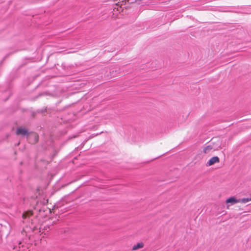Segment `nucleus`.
Here are the masks:
<instances>
[{
  "instance_id": "7",
  "label": "nucleus",
  "mask_w": 251,
  "mask_h": 251,
  "mask_svg": "<svg viewBox=\"0 0 251 251\" xmlns=\"http://www.w3.org/2000/svg\"><path fill=\"white\" fill-rule=\"evenodd\" d=\"M144 244L143 242H140L137 243L133 246L132 250L133 251H136L140 249H142L144 247Z\"/></svg>"
},
{
  "instance_id": "9",
  "label": "nucleus",
  "mask_w": 251,
  "mask_h": 251,
  "mask_svg": "<svg viewBox=\"0 0 251 251\" xmlns=\"http://www.w3.org/2000/svg\"><path fill=\"white\" fill-rule=\"evenodd\" d=\"M239 203H246L251 201V198H243L238 199Z\"/></svg>"
},
{
  "instance_id": "8",
  "label": "nucleus",
  "mask_w": 251,
  "mask_h": 251,
  "mask_svg": "<svg viewBox=\"0 0 251 251\" xmlns=\"http://www.w3.org/2000/svg\"><path fill=\"white\" fill-rule=\"evenodd\" d=\"M32 215H33V213H32V211H28L23 214L22 218H23V219H26V218L30 217Z\"/></svg>"
},
{
  "instance_id": "2",
  "label": "nucleus",
  "mask_w": 251,
  "mask_h": 251,
  "mask_svg": "<svg viewBox=\"0 0 251 251\" xmlns=\"http://www.w3.org/2000/svg\"><path fill=\"white\" fill-rule=\"evenodd\" d=\"M27 138L29 142L31 144H35L38 141L39 136L36 133H30L27 135Z\"/></svg>"
},
{
  "instance_id": "1",
  "label": "nucleus",
  "mask_w": 251,
  "mask_h": 251,
  "mask_svg": "<svg viewBox=\"0 0 251 251\" xmlns=\"http://www.w3.org/2000/svg\"><path fill=\"white\" fill-rule=\"evenodd\" d=\"M219 150V147L215 146L214 144H210L202 147V152L206 154H210L212 152Z\"/></svg>"
},
{
  "instance_id": "3",
  "label": "nucleus",
  "mask_w": 251,
  "mask_h": 251,
  "mask_svg": "<svg viewBox=\"0 0 251 251\" xmlns=\"http://www.w3.org/2000/svg\"><path fill=\"white\" fill-rule=\"evenodd\" d=\"M16 134L17 135H26V136L27 137L28 132L27 129L26 128L20 127L17 128V131L16 132Z\"/></svg>"
},
{
  "instance_id": "10",
  "label": "nucleus",
  "mask_w": 251,
  "mask_h": 251,
  "mask_svg": "<svg viewBox=\"0 0 251 251\" xmlns=\"http://www.w3.org/2000/svg\"><path fill=\"white\" fill-rule=\"evenodd\" d=\"M32 231L33 232H35V233H38V232H40L39 226H33L32 228Z\"/></svg>"
},
{
  "instance_id": "6",
  "label": "nucleus",
  "mask_w": 251,
  "mask_h": 251,
  "mask_svg": "<svg viewBox=\"0 0 251 251\" xmlns=\"http://www.w3.org/2000/svg\"><path fill=\"white\" fill-rule=\"evenodd\" d=\"M43 212H45L46 213L45 216H47V214L51 213V210H50V209H49L48 207H44L43 209L40 210H39V214L40 215L41 217L44 216V215H42Z\"/></svg>"
},
{
  "instance_id": "5",
  "label": "nucleus",
  "mask_w": 251,
  "mask_h": 251,
  "mask_svg": "<svg viewBox=\"0 0 251 251\" xmlns=\"http://www.w3.org/2000/svg\"><path fill=\"white\" fill-rule=\"evenodd\" d=\"M226 202V203H230L231 205L239 203L238 199H236L234 197H231L227 199Z\"/></svg>"
},
{
  "instance_id": "11",
  "label": "nucleus",
  "mask_w": 251,
  "mask_h": 251,
  "mask_svg": "<svg viewBox=\"0 0 251 251\" xmlns=\"http://www.w3.org/2000/svg\"><path fill=\"white\" fill-rule=\"evenodd\" d=\"M229 205H227V206H226V208H227V209H229Z\"/></svg>"
},
{
  "instance_id": "4",
  "label": "nucleus",
  "mask_w": 251,
  "mask_h": 251,
  "mask_svg": "<svg viewBox=\"0 0 251 251\" xmlns=\"http://www.w3.org/2000/svg\"><path fill=\"white\" fill-rule=\"evenodd\" d=\"M220 162V159L218 156H214L211 158L207 162V165L210 166L215 163H219Z\"/></svg>"
}]
</instances>
